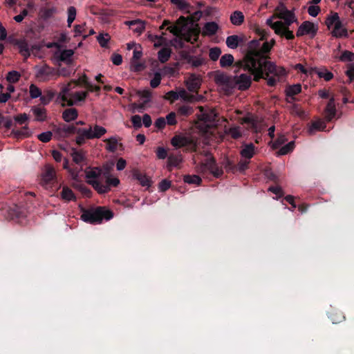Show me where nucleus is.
<instances>
[{
  "instance_id": "obj_1",
  "label": "nucleus",
  "mask_w": 354,
  "mask_h": 354,
  "mask_svg": "<svg viewBox=\"0 0 354 354\" xmlns=\"http://www.w3.org/2000/svg\"><path fill=\"white\" fill-rule=\"evenodd\" d=\"M274 44V41L263 42L252 40L248 44V52L241 62V66L245 71H250L254 75V80L259 81L264 78L268 85L274 86L281 78L286 75V71L274 62L266 61L264 54L268 53Z\"/></svg>"
},
{
  "instance_id": "obj_2",
  "label": "nucleus",
  "mask_w": 354,
  "mask_h": 354,
  "mask_svg": "<svg viewBox=\"0 0 354 354\" xmlns=\"http://www.w3.org/2000/svg\"><path fill=\"white\" fill-rule=\"evenodd\" d=\"M297 21L294 12L288 10L283 4L281 3L276 8L275 13L267 19L266 24L275 34L284 36L287 39H292L294 35L289 30V26Z\"/></svg>"
},
{
  "instance_id": "obj_3",
  "label": "nucleus",
  "mask_w": 354,
  "mask_h": 354,
  "mask_svg": "<svg viewBox=\"0 0 354 354\" xmlns=\"http://www.w3.org/2000/svg\"><path fill=\"white\" fill-rule=\"evenodd\" d=\"M196 26L197 25L194 24L192 17H180L176 24L169 26L168 30L176 36L191 41L192 37H194V40H196L198 35Z\"/></svg>"
},
{
  "instance_id": "obj_4",
  "label": "nucleus",
  "mask_w": 354,
  "mask_h": 354,
  "mask_svg": "<svg viewBox=\"0 0 354 354\" xmlns=\"http://www.w3.org/2000/svg\"><path fill=\"white\" fill-rule=\"evenodd\" d=\"M199 113L197 114L198 120L196 127L200 132L207 133L210 129L216 125V113L214 110L203 106H198Z\"/></svg>"
},
{
  "instance_id": "obj_5",
  "label": "nucleus",
  "mask_w": 354,
  "mask_h": 354,
  "mask_svg": "<svg viewBox=\"0 0 354 354\" xmlns=\"http://www.w3.org/2000/svg\"><path fill=\"white\" fill-rule=\"evenodd\" d=\"M105 172L97 167H88L85 170V178L86 182L100 194L109 192L107 185H104Z\"/></svg>"
},
{
  "instance_id": "obj_6",
  "label": "nucleus",
  "mask_w": 354,
  "mask_h": 354,
  "mask_svg": "<svg viewBox=\"0 0 354 354\" xmlns=\"http://www.w3.org/2000/svg\"><path fill=\"white\" fill-rule=\"evenodd\" d=\"M113 214L105 207H97L96 209L84 211L81 215L83 221L91 224H100L104 220L109 221L112 218Z\"/></svg>"
},
{
  "instance_id": "obj_7",
  "label": "nucleus",
  "mask_w": 354,
  "mask_h": 354,
  "mask_svg": "<svg viewBox=\"0 0 354 354\" xmlns=\"http://www.w3.org/2000/svg\"><path fill=\"white\" fill-rule=\"evenodd\" d=\"M87 94V91L73 92L70 88V84H68L62 88L58 95V99L62 102V106H73L80 102L84 101Z\"/></svg>"
},
{
  "instance_id": "obj_8",
  "label": "nucleus",
  "mask_w": 354,
  "mask_h": 354,
  "mask_svg": "<svg viewBox=\"0 0 354 354\" xmlns=\"http://www.w3.org/2000/svg\"><path fill=\"white\" fill-rule=\"evenodd\" d=\"M326 24L328 28L330 30L333 37H348L347 30L343 26L339 17L337 12H333L330 16L327 17Z\"/></svg>"
},
{
  "instance_id": "obj_9",
  "label": "nucleus",
  "mask_w": 354,
  "mask_h": 354,
  "mask_svg": "<svg viewBox=\"0 0 354 354\" xmlns=\"http://www.w3.org/2000/svg\"><path fill=\"white\" fill-rule=\"evenodd\" d=\"M198 169L201 172L209 171L216 177L220 176L223 173L222 170L217 167L214 158L209 153L204 154V159L201 160Z\"/></svg>"
},
{
  "instance_id": "obj_10",
  "label": "nucleus",
  "mask_w": 354,
  "mask_h": 354,
  "mask_svg": "<svg viewBox=\"0 0 354 354\" xmlns=\"http://www.w3.org/2000/svg\"><path fill=\"white\" fill-rule=\"evenodd\" d=\"M215 82L221 90L225 93H230L234 87V78L225 74H218L215 77Z\"/></svg>"
},
{
  "instance_id": "obj_11",
  "label": "nucleus",
  "mask_w": 354,
  "mask_h": 354,
  "mask_svg": "<svg viewBox=\"0 0 354 354\" xmlns=\"http://www.w3.org/2000/svg\"><path fill=\"white\" fill-rule=\"evenodd\" d=\"M318 30V25L309 21H304L298 28L296 32L297 37L309 35L314 37Z\"/></svg>"
},
{
  "instance_id": "obj_12",
  "label": "nucleus",
  "mask_w": 354,
  "mask_h": 354,
  "mask_svg": "<svg viewBox=\"0 0 354 354\" xmlns=\"http://www.w3.org/2000/svg\"><path fill=\"white\" fill-rule=\"evenodd\" d=\"M74 131L75 133L77 134L75 142L77 145H81L84 144L86 140H91V125L84 128H78L75 127Z\"/></svg>"
},
{
  "instance_id": "obj_13",
  "label": "nucleus",
  "mask_w": 354,
  "mask_h": 354,
  "mask_svg": "<svg viewBox=\"0 0 354 354\" xmlns=\"http://www.w3.org/2000/svg\"><path fill=\"white\" fill-rule=\"evenodd\" d=\"M234 86H236L239 90L248 89L252 82V78L250 75L241 74L234 77Z\"/></svg>"
},
{
  "instance_id": "obj_14",
  "label": "nucleus",
  "mask_w": 354,
  "mask_h": 354,
  "mask_svg": "<svg viewBox=\"0 0 354 354\" xmlns=\"http://www.w3.org/2000/svg\"><path fill=\"white\" fill-rule=\"evenodd\" d=\"M202 79L198 75L192 74L185 80V83L189 91H196L201 85Z\"/></svg>"
},
{
  "instance_id": "obj_15",
  "label": "nucleus",
  "mask_w": 354,
  "mask_h": 354,
  "mask_svg": "<svg viewBox=\"0 0 354 354\" xmlns=\"http://www.w3.org/2000/svg\"><path fill=\"white\" fill-rule=\"evenodd\" d=\"M75 126H62L54 129L53 134L55 138L60 140L75 133Z\"/></svg>"
},
{
  "instance_id": "obj_16",
  "label": "nucleus",
  "mask_w": 354,
  "mask_h": 354,
  "mask_svg": "<svg viewBox=\"0 0 354 354\" xmlns=\"http://www.w3.org/2000/svg\"><path fill=\"white\" fill-rule=\"evenodd\" d=\"M74 54V51L71 49L68 50H57L55 52V57L60 62L70 64L72 61V56Z\"/></svg>"
},
{
  "instance_id": "obj_17",
  "label": "nucleus",
  "mask_w": 354,
  "mask_h": 354,
  "mask_svg": "<svg viewBox=\"0 0 354 354\" xmlns=\"http://www.w3.org/2000/svg\"><path fill=\"white\" fill-rule=\"evenodd\" d=\"M220 29L219 25L215 21L207 22L202 29V34L205 36L211 37L216 34Z\"/></svg>"
},
{
  "instance_id": "obj_18",
  "label": "nucleus",
  "mask_w": 354,
  "mask_h": 354,
  "mask_svg": "<svg viewBox=\"0 0 354 354\" xmlns=\"http://www.w3.org/2000/svg\"><path fill=\"white\" fill-rule=\"evenodd\" d=\"M74 31L75 37L82 36L84 39L95 33L94 30L91 28H88L85 23L76 25Z\"/></svg>"
},
{
  "instance_id": "obj_19",
  "label": "nucleus",
  "mask_w": 354,
  "mask_h": 354,
  "mask_svg": "<svg viewBox=\"0 0 354 354\" xmlns=\"http://www.w3.org/2000/svg\"><path fill=\"white\" fill-rule=\"evenodd\" d=\"M104 142L106 143L105 149L111 153L115 152L120 145L118 138L116 136L106 138L104 140Z\"/></svg>"
},
{
  "instance_id": "obj_20",
  "label": "nucleus",
  "mask_w": 354,
  "mask_h": 354,
  "mask_svg": "<svg viewBox=\"0 0 354 354\" xmlns=\"http://www.w3.org/2000/svg\"><path fill=\"white\" fill-rule=\"evenodd\" d=\"M126 24L131 28L133 32L138 35H140L145 29V23L142 20L127 21Z\"/></svg>"
},
{
  "instance_id": "obj_21",
  "label": "nucleus",
  "mask_w": 354,
  "mask_h": 354,
  "mask_svg": "<svg viewBox=\"0 0 354 354\" xmlns=\"http://www.w3.org/2000/svg\"><path fill=\"white\" fill-rule=\"evenodd\" d=\"M107 132L106 129L98 124L91 125V139H99Z\"/></svg>"
},
{
  "instance_id": "obj_22",
  "label": "nucleus",
  "mask_w": 354,
  "mask_h": 354,
  "mask_svg": "<svg viewBox=\"0 0 354 354\" xmlns=\"http://www.w3.org/2000/svg\"><path fill=\"white\" fill-rule=\"evenodd\" d=\"M41 176L45 183L50 182L55 176V169L50 165H45Z\"/></svg>"
},
{
  "instance_id": "obj_23",
  "label": "nucleus",
  "mask_w": 354,
  "mask_h": 354,
  "mask_svg": "<svg viewBox=\"0 0 354 354\" xmlns=\"http://www.w3.org/2000/svg\"><path fill=\"white\" fill-rule=\"evenodd\" d=\"M311 71H313V73H316L319 77L323 78L326 81H329L333 77V73L325 68H311Z\"/></svg>"
},
{
  "instance_id": "obj_24",
  "label": "nucleus",
  "mask_w": 354,
  "mask_h": 354,
  "mask_svg": "<svg viewBox=\"0 0 354 354\" xmlns=\"http://www.w3.org/2000/svg\"><path fill=\"white\" fill-rule=\"evenodd\" d=\"M326 118L327 120L330 121L336 114V109L335 105V100L333 97H331L326 107Z\"/></svg>"
},
{
  "instance_id": "obj_25",
  "label": "nucleus",
  "mask_w": 354,
  "mask_h": 354,
  "mask_svg": "<svg viewBox=\"0 0 354 354\" xmlns=\"http://www.w3.org/2000/svg\"><path fill=\"white\" fill-rule=\"evenodd\" d=\"M77 116V111L73 108L67 109L62 113V118L67 122L75 120Z\"/></svg>"
},
{
  "instance_id": "obj_26",
  "label": "nucleus",
  "mask_w": 354,
  "mask_h": 354,
  "mask_svg": "<svg viewBox=\"0 0 354 354\" xmlns=\"http://www.w3.org/2000/svg\"><path fill=\"white\" fill-rule=\"evenodd\" d=\"M171 143L174 147L180 148L188 145L189 140L185 137L176 136L171 139Z\"/></svg>"
},
{
  "instance_id": "obj_27",
  "label": "nucleus",
  "mask_w": 354,
  "mask_h": 354,
  "mask_svg": "<svg viewBox=\"0 0 354 354\" xmlns=\"http://www.w3.org/2000/svg\"><path fill=\"white\" fill-rule=\"evenodd\" d=\"M243 122L248 123L250 125V127L256 132L260 131L262 127V124H259L258 120L254 118L252 116H248L244 118L243 119Z\"/></svg>"
},
{
  "instance_id": "obj_28",
  "label": "nucleus",
  "mask_w": 354,
  "mask_h": 354,
  "mask_svg": "<svg viewBox=\"0 0 354 354\" xmlns=\"http://www.w3.org/2000/svg\"><path fill=\"white\" fill-rule=\"evenodd\" d=\"M230 21L234 26H240L244 21V15L241 11H234L230 16Z\"/></svg>"
},
{
  "instance_id": "obj_29",
  "label": "nucleus",
  "mask_w": 354,
  "mask_h": 354,
  "mask_svg": "<svg viewBox=\"0 0 354 354\" xmlns=\"http://www.w3.org/2000/svg\"><path fill=\"white\" fill-rule=\"evenodd\" d=\"M326 128L325 122L322 120H317L313 122L308 129L310 134H313L317 131H323Z\"/></svg>"
},
{
  "instance_id": "obj_30",
  "label": "nucleus",
  "mask_w": 354,
  "mask_h": 354,
  "mask_svg": "<svg viewBox=\"0 0 354 354\" xmlns=\"http://www.w3.org/2000/svg\"><path fill=\"white\" fill-rule=\"evenodd\" d=\"M119 183L120 180L118 178L112 176L109 172H105L104 185H108L109 191L110 190L111 186L116 187Z\"/></svg>"
},
{
  "instance_id": "obj_31",
  "label": "nucleus",
  "mask_w": 354,
  "mask_h": 354,
  "mask_svg": "<svg viewBox=\"0 0 354 354\" xmlns=\"http://www.w3.org/2000/svg\"><path fill=\"white\" fill-rule=\"evenodd\" d=\"M241 41V39L238 35H231L227 37L226 45L231 49H235L239 46Z\"/></svg>"
},
{
  "instance_id": "obj_32",
  "label": "nucleus",
  "mask_w": 354,
  "mask_h": 354,
  "mask_svg": "<svg viewBox=\"0 0 354 354\" xmlns=\"http://www.w3.org/2000/svg\"><path fill=\"white\" fill-rule=\"evenodd\" d=\"M32 112L35 119L39 121H44L46 118V109L41 107H33Z\"/></svg>"
},
{
  "instance_id": "obj_33",
  "label": "nucleus",
  "mask_w": 354,
  "mask_h": 354,
  "mask_svg": "<svg viewBox=\"0 0 354 354\" xmlns=\"http://www.w3.org/2000/svg\"><path fill=\"white\" fill-rule=\"evenodd\" d=\"M241 156L244 158L250 159L254 154V145L250 144L246 145L241 151Z\"/></svg>"
},
{
  "instance_id": "obj_34",
  "label": "nucleus",
  "mask_w": 354,
  "mask_h": 354,
  "mask_svg": "<svg viewBox=\"0 0 354 354\" xmlns=\"http://www.w3.org/2000/svg\"><path fill=\"white\" fill-rule=\"evenodd\" d=\"M234 57L231 54H225L220 59V65L222 68L231 66L234 62Z\"/></svg>"
},
{
  "instance_id": "obj_35",
  "label": "nucleus",
  "mask_w": 354,
  "mask_h": 354,
  "mask_svg": "<svg viewBox=\"0 0 354 354\" xmlns=\"http://www.w3.org/2000/svg\"><path fill=\"white\" fill-rule=\"evenodd\" d=\"M171 50L169 48H162L158 53V57L160 62H166L170 57Z\"/></svg>"
},
{
  "instance_id": "obj_36",
  "label": "nucleus",
  "mask_w": 354,
  "mask_h": 354,
  "mask_svg": "<svg viewBox=\"0 0 354 354\" xmlns=\"http://www.w3.org/2000/svg\"><path fill=\"white\" fill-rule=\"evenodd\" d=\"M71 156L73 158V160L76 164H81L84 160V153L82 151H77L76 149H73L71 152Z\"/></svg>"
},
{
  "instance_id": "obj_37",
  "label": "nucleus",
  "mask_w": 354,
  "mask_h": 354,
  "mask_svg": "<svg viewBox=\"0 0 354 354\" xmlns=\"http://www.w3.org/2000/svg\"><path fill=\"white\" fill-rule=\"evenodd\" d=\"M301 91V84H297L292 86H289L286 89V95L289 97H292L298 93H299Z\"/></svg>"
},
{
  "instance_id": "obj_38",
  "label": "nucleus",
  "mask_w": 354,
  "mask_h": 354,
  "mask_svg": "<svg viewBox=\"0 0 354 354\" xmlns=\"http://www.w3.org/2000/svg\"><path fill=\"white\" fill-rule=\"evenodd\" d=\"M61 196L62 199L70 201L75 199V196L71 189L68 187H63L62 191L61 192Z\"/></svg>"
},
{
  "instance_id": "obj_39",
  "label": "nucleus",
  "mask_w": 354,
  "mask_h": 354,
  "mask_svg": "<svg viewBox=\"0 0 354 354\" xmlns=\"http://www.w3.org/2000/svg\"><path fill=\"white\" fill-rule=\"evenodd\" d=\"M20 77L21 74L19 72L12 71L8 73L6 80L9 83L12 84L18 82Z\"/></svg>"
},
{
  "instance_id": "obj_40",
  "label": "nucleus",
  "mask_w": 354,
  "mask_h": 354,
  "mask_svg": "<svg viewBox=\"0 0 354 354\" xmlns=\"http://www.w3.org/2000/svg\"><path fill=\"white\" fill-rule=\"evenodd\" d=\"M134 176L143 187H149L150 186V180L147 176L138 173L135 174Z\"/></svg>"
},
{
  "instance_id": "obj_41",
  "label": "nucleus",
  "mask_w": 354,
  "mask_h": 354,
  "mask_svg": "<svg viewBox=\"0 0 354 354\" xmlns=\"http://www.w3.org/2000/svg\"><path fill=\"white\" fill-rule=\"evenodd\" d=\"M97 39L100 45L104 48L107 46L108 42L111 39V37L107 33H101L98 35Z\"/></svg>"
},
{
  "instance_id": "obj_42",
  "label": "nucleus",
  "mask_w": 354,
  "mask_h": 354,
  "mask_svg": "<svg viewBox=\"0 0 354 354\" xmlns=\"http://www.w3.org/2000/svg\"><path fill=\"white\" fill-rule=\"evenodd\" d=\"M295 147V142H290L286 145L282 147L279 151L277 152L278 156H282L286 155L289 152L292 151Z\"/></svg>"
},
{
  "instance_id": "obj_43",
  "label": "nucleus",
  "mask_w": 354,
  "mask_h": 354,
  "mask_svg": "<svg viewBox=\"0 0 354 354\" xmlns=\"http://www.w3.org/2000/svg\"><path fill=\"white\" fill-rule=\"evenodd\" d=\"M221 55V50L218 47H214L209 49V56L212 61H216L218 59Z\"/></svg>"
},
{
  "instance_id": "obj_44",
  "label": "nucleus",
  "mask_w": 354,
  "mask_h": 354,
  "mask_svg": "<svg viewBox=\"0 0 354 354\" xmlns=\"http://www.w3.org/2000/svg\"><path fill=\"white\" fill-rule=\"evenodd\" d=\"M184 181L188 184L199 185L201 182V179L196 175H187L184 177Z\"/></svg>"
},
{
  "instance_id": "obj_45",
  "label": "nucleus",
  "mask_w": 354,
  "mask_h": 354,
  "mask_svg": "<svg viewBox=\"0 0 354 354\" xmlns=\"http://www.w3.org/2000/svg\"><path fill=\"white\" fill-rule=\"evenodd\" d=\"M76 17V9L73 6H71L68 9V26L70 27L71 24L75 19Z\"/></svg>"
},
{
  "instance_id": "obj_46",
  "label": "nucleus",
  "mask_w": 354,
  "mask_h": 354,
  "mask_svg": "<svg viewBox=\"0 0 354 354\" xmlns=\"http://www.w3.org/2000/svg\"><path fill=\"white\" fill-rule=\"evenodd\" d=\"M194 112L193 108L188 105H183L179 107L178 113L184 116L191 115Z\"/></svg>"
},
{
  "instance_id": "obj_47",
  "label": "nucleus",
  "mask_w": 354,
  "mask_h": 354,
  "mask_svg": "<svg viewBox=\"0 0 354 354\" xmlns=\"http://www.w3.org/2000/svg\"><path fill=\"white\" fill-rule=\"evenodd\" d=\"M179 99L186 102H190L192 94L188 93L184 88H178Z\"/></svg>"
},
{
  "instance_id": "obj_48",
  "label": "nucleus",
  "mask_w": 354,
  "mask_h": 354,
  "mask_svg": "<svg viewBox=\"0 0 354 354\" xmlns=\"http://www.w3.org/2000/svg\"><path fill=\"white\" fill-rule=\"evenodd\" d=\"M29 93H30V97L32 99H35V98H37V97L41 96V91L35 84H31L30 86V88H29Z\"/></svg>"
},
{
  "instance_id": "obj_49",
  "label": "nucleus",
  "mask_w": 354,
  "mask_h": 354,
  "mask_svg": "<svg viewBox=\"0 0 354 354\" xmlns=\"http://www.w3.org/2000/svg\"><path fill=\"white\" fill-rule=\"evenodd\" d=\"M182 162L180 156H170L168 158L169 166L177 167Z\"/></svg>"
},
{
  "instance_id": "obj_50",
  "label": "nucleus",
  "mask_w": 354,
  "mask_h": 354,
  "mask_svg": "<svg viewBox=\"0 0 354 354\" xmlns=\"http://www.w3.org/2000/svg\"><path fill=\"white\" fill-rule=\"evenodd\" d=\"M165 98L167 100H169L171 102H173L175 100L179 99L178 96V88L176 91H170L165 94Z\"/></svg>"
},
{
  "instance_id": "obj_51",
  "label": "nucleus",
  "mask_w": 354,
  "mask_h": 354,
  "mask_svg": "<svg viewBox=\"0 0 354 354\" xmlns=\"http://www.w3.org/2000/svg\"><path fill=\"white\" fill-rule=\"evenodd\" d=\"M342 62H351L354 60V53L350 51H344L339 57Z\"/></svg>"
},
{
  "instance_id": "obj_52",
  "label": "nucleus",
  "mask_w": 354,
  "mask_h": 354,
  "mask_svg": "<svg viewBox=\"0 0 354 354\" xmlns=\"http://www.w3.org/2000/svg\"><path fill=\"white\" fill-rule=\"evenodd\" d=\"M52 136L53 133L51 131H46L39 134L37 138L40 141L47 142L50 140Z\"/></svg>"
},
{
  "instance_id": "obj_53",
  "label": "nucleus",
  "mask_w": 354,
  "mask_h": 354,
  "mask_svg": "<svg viewBox=\"0 0 354 354\" xmlns=\"http://www.w3.org/2000/svg\"><path fill=\"white\" fill-rule=\"evenodd\" d=\"M161 82V75L160 73L157 72L154 74L153 78L150 82V85L152 88L157 87Z\"/></svg>"
},
{
  "instance_id": "obj_54",
  "label": "nucleus",
  "mask_w": 354,
  "mask_h": 354,
  "mask_svg": "<svg viewBox=\"0 0 354 354\" xmlns=\"http://www.w3.org/2000/svg\"><path fill=\"white\" fill-rule=\"evenodd\" d=\"M142 55V47L140 44L136 46L133 52V59L138 60L141 58Z\"/></svg>"
},
{
  "instance_id": "obj_55",
  "label": "nucleus",
  "mask_w": 354,
  "mask_h": 354,
  "mask_svg": "<svg viewBox=\"0 0 354 354\" xmlns=\"http://www.w3.org/2000/svg\"><path fill=\"white\" fill-rule=\"evenodd\" d=\"M320 12V8L318 6L313 5L308 7V13L311 17H315Z\"/></svg>"
},
{
  "instance_id": "obj_56",
  "label": "nucleus",
  "mask_w": 354,
  "mask_h": 354,
  "mask_svg": "<svg viewBox=\"0 0 354 354\" xmlns=\"http://www.w3.org/2000/svg\"><path fill=\"white\" fill-rule=\"evenodd\" d=\"M293 68L295 70H297L300 71L301 73L305 74V75H312L313 71H311V68L309 69L306 68L302 64H295Z\"/></svg>"
},
{
  "instance_id": "obj_57",
  "label": "nucleus",
  "mask_w": 354,
  "mask_h": 354,
  "mask_svg": "<svg viewBox=\"0 0 354 354\" xmlns=\"http://www.w3.org/2000/svg\"><path fill=\"white\" fill-rule=\"evenodd\" d=\"M131 122L133 124V126L136 129H138L142 127V118L138 115H135L131 117Z\"/></svg>"
},
{
  "instance_id": "obj_58",
  "label": "nucleus",
  "mask_w": 354,
  "mask_h": 354,
  "mask_svg": "<svg viewBox=\"0 0 354 354\" xmlns=\"http://www.w3.org/2000/svg\"><path fill=\"white\" fill-rule=\"evenodd\" d=\"M138 96L144 99L145 102H149L150 100V92L148 90H142L137 92Z\"/></svg>"
},
{
  "instance_id": "obj_59",
  "label": "nucleus",
  "mask_w": 354,
  "mask_h": 354,
  "mask_svg": "<svg viewBox=\"0 0 354 354\" xmlns=\"http://www.w3.org/2000/svg\"><path fill=\"white\" fill-rule=\"evenodd\" d=\"M171 186V182L167 180H162L159 184V189L162 192L167 190Z\"/></svg>"
},
{
  "instance_id": "obj_60",
  "label": "nucleus",
  "mask_w": 354,
  "mask_h": 354,
  "mask_svg": "<svg viewBox=\"0 0 354 354\" xmlns=\"http://www.w3.org/2000/svg\"><path fill=\"white\" fill-rule=\"evenodd\" d=\"M230 134L234 138H238L241 136L239 127H233L230 129Z\"/></svg>"
},
{
  "instance_id": "obj_61",
  "label": "nucleus",
  "mask_w": 354,
  "mask_h": 354,
  "mask_svg": "<svg viewBox=\"0 0 354 354\" xmlns=\"http://www.w3.org/2000/svg\"><path fill=\"white\" fill-rule=\"evenodd\" d=\"M40 97V101L43 104H48L53 99V94L50 93L47 95H41Z\"/></svg>"
},
{
  "instance_id": "obj_62",
  "label": "nucleus",
  "mask_w": 354,
  "mask_h": 354,
  "mask_svg": "<svg viewBox=\"0 0 354 354\" xmlns=\"http://www.w3.org/2000/svg\"><path fill=\"white\" fill-rule=\"evenodd\" d=\"M167 124L170 125L175 124L176 123V114L174 112L170 113L166 117Z\"/></svg>"
},
{
  "instance_id": "obj_63",
  "label": "nucleus",
  "mask_w": 354,
  "mask_h": 354,
  "mask_svg": "<svg viewBox=\"0 0 354 354\" xmlns=\"http://www.w3.org/2000/svg\"><path fill=\"white\" fill-rule=\"evenodd\" d=\"M127 165V162L123 158H119L116 163V168L118 171H122L123 170Z\"/></svg>"
},
{
  "instance_id": "obj_64",
  "label": "nucleus",
  "mask_w": 354,
  "mask_h": 354,
  "mask_svg": "<svg viewBox=\"0 0 354 354\" xmlns=\"http://www.w3.org/2000/svg\"><path fill=\"white\" fill-rule=\"evenodd\" d=\"M167 151L163 147H159L157 149L156 155L160 159H165L167 157Z\"/></svg>"
}]
</instances>
